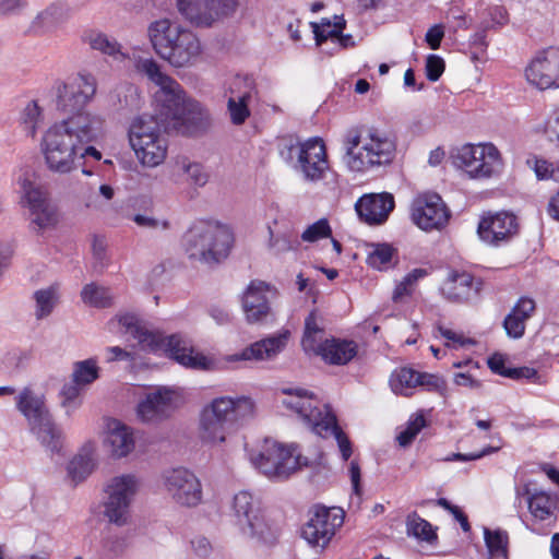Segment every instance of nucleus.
Masks as SVG:
<instances>
[{"label":"nucleus","mask_w":559,"mask_h":559,"mask_svg":"<svg viewBox=\"0 0 559 559\" xmlns=\"http://www.w3.org/2000/svg\"><path fill=\"white\" fill-rule=\"evenodd\" d=\"M104 130V119L95 114H79L53 123L43 138V152L51 171L69 174L78 166L82 143L96 142Z\"/></svg>","instance_id":"1"},{"label":"nucleus","mask_w":559,"mask_h":559,"mask_svg":"<svg viewBox=\"0 0 559 559\" xmlns=\"http://www.w3.org/2000/svg\"><path fill=\"white\" fill-rule=\"evenodd\" d=\"M119 323L143 348L153 353L163 350L183 367L207 371L212 370L215 365L212 359L194 352L191 342L179 333L164 336L162 333L148 331L138 323V319L133 314L119 317Z\"/></svg>","instance_id":"2"},{"label":"nucleus","mask_w":559,"mask_h":559,"mask_svg":"<svg viewBox=\"0 0 559 559\" xmlns=\"http://www.w3.org/2000/svg\"><path fill=\"white\" fill-rule=\"evenodd\" d=\"M178 107L185 109L182 115H177L182 118L180 126H170L171 118L163 115L162 105L158 104H156V115L143 114L135 118L129 129L130 144L143 143V140L162 135V132L194 135L210 127V114L199 102H190Z\"/></svg>","instance_id":"3"},{"label":"nucleus","mask_w":559,"mask_h":559,"mask_svg":"<svg viewBox=\"0 0 559 559\" xmlns=\"http://www.w3.org/2000/svg\"><path fill=\"white\" fill-rule=\"evenodd\" d=\"M344 143L345 162L352 171L362 173L389 165L396 154L395 138L374 127L349 130Z\"/></svg>","instance_id":"4"},{"label":"nucleus","mask_w":559,"mask_h":559,"mask_svg":"<svg viewBox=\"0 0 559 559\" xmlns=\"http://www.w3.org/2000/svg\"><path fill=\"white\" fill-rule=\"evenodd\" d=\"M147 36L156 55L175 68L191 66L201 53L197 35L169 19L152 22Z\"/></svg>","instance_id":"5"},{"label":"nucleus","mask_w":559,"mask_h":559,"mask_svg":"<svg viewBox=\"0 0 559 559\" xmlns=\"http://www.w3.org/2000/svg\"><path fill=\"white\" fill-rule=\"evenodd\" d=\"M251 399L221 396L205 405L200 413L199 436L205 443L216 444L237 430L245 418L253 413Z\"/></svg>","instance_id":"6"},{"label":"nucleus","mask_w":559,"mask_h":559,"mask_svg":"<svg viewBox=\"0 0 559 559\" xmlns=\"http://www.w3.org/2000/svg\"><path fill=\"white\" fill-rule=\"evenodd\" d=\"M234 234L224 224L213 221H195L182 237L188 258L207 265L224 261L233 247Z\"/></svg>","instance_id":"7"},{"label":"nucleus","mask_w":559,"mask_h":559,"mask_svg":"<svg viewBox=\"0 0 559 559\" xmlns=\"http://www.w3.org/2000/svg\"><path fill=\"white\" fill-rule=\"evenodd\" d=\"M17 411L25 417L29 430L51 452L61 449V430L53 421L44 394L25 386L15 397Z\"/></svg>","instance_id":"8"},{"label":"nucleus","mask_w":559,"mask_h":559,"mask_svg":"<svg viewBox=\"0 0 559 559\" xmlns=\"http://www.w3.org/2000/svg\"><path fill=\"white\" fill-rule=\"evenodd\" d=\"M136 67L140 72L159 87L154 94V99L156 104L162 105L163 115L171 118L170 126H180L182 118H179L177 115H182L185 109L178 106L195 100L187 97L181 85L165 74L160 70V66L153 58L140 59Z\"/></svg>","instance_id":"9"},{"label":"nucleus","mask_w":559,"mask_h":559,"mask_svg":"<svg viewBox=\"0 0 559 559\" xmlns=\"http://www.w3.org/2000/svg\"><path fill=\"white\" fill-rule=\"evenodd\" d=\"M236 524L243 534L257 538L264 544H273L277 537V530L265 520L260 501L249 491L235 495L233 501Z\"/></svg>","instance_id":"10"},{"label":"nucleus","mask_w":559,"mask_h":559,"mask_svg":"<svg viewBox=\"0 0 559 559\" xmlns=\"http://www.w3.org/2000/svg\"><path fill=\"white\" fill-rule=\"evenodd\" d=\"M455 167L464 169L471 178L484 179L498 175L503 162L498 148L491 144H465L452 155Z\"/></svg>","instance_id":"11"},{"label":"nucleus","mask_w":559,"mask_h":559,"mask_svg":"<svg viewBox=\"0 0 559 559\" xmlns=\"http://www.w3.org/2000/svg\"><path fill=\"white\" fill-rule=\"evenodd\" d=\"M56 108L70 116L90 114L83 109L93 100L97 80L91 73H76L56 84Z\"/></svg>","instance_id":"12"},{"label":"nucleus","mask_w":559,"mask_h":559,"mask_svg":"<svg viewBox=\"0 0 559 559\" xmlns=\"http://www.w3.org/2000/svg\"><path fill=\"white\" fill-rule=\"evenodd\" d=\"M139 483L133 475L114 477L105 491L104 516L117 526L127 525L130 519V508L138 491Z\"/></svg>","instance_id":"13"},{"label":"nucleus","mask_w":559,"mask_h":559,"mask_svg":"<svg viewBox=\"0 0 559 559\" xmlns=\"http://www.w3.org/2000/svg\"><path fill=\"white\" fill-rule=\"evenodd\" d=\"M344 523L341 508L316 506L309 511V519L301 528V537L312 547L325 548Z\"/></svg>","instance_id":"14"},{"label":"nucleus","mask_w":559,"mask_h":559,"mask_svg":"<svg viewBox=\"0 0 559 559\" xmlns=\"http://www.w3.org/2000/svg\"><path fill=\"white\" fill-rule=\"evenodd\" d=\"M296 447H284L277 442L265 441L264 450L254 459L255 466L266 476L278 479L288 478L302 464L295 456ZM307 465V462L304 463Z\"/></svg>","instance_id":"15"},{"label":"nucleus","mask_w":559,"mask_h":559,"mask_svg":"<svg viewBox=\"0 0 559 559\" xmlns=\"http://www.w3.org/2000/svg\"><path fill=\"white\" fill-rule=\"evenodd\" d=\"M450 217L451 212L438 193L425 192L412 201L411 219L425 231L441 230Z\"/></svg>","instance_id":"16"},{"label":"nucleus","mask_w":559,"mask_h":559,"mask_svg":"<svg viewBox=\"0 0 559 559\" xmlns=\"http://www.w3.org/2000/svg\"><path fill=\"white\" fill-rule=\"evenodd\" d=\"M237 0H177L180 14L198 27H209L221 17L231 14Z\"/></svg>","instance_id":"17"},{"label":"nucleus","mask_w":559,"mask_h":559,"mask_svg":"<svg viewBox=\"0 0 559 559\" xmlns=\"http://www.w3.org/2000/svg\"><path fill=\"white\" fill-rule=\"evenodd\" d=\"M163 484L168 496L183 507H195L202 500V486L199 478L185 467L166 471Z\"/></svg>","instance_id":"18"},{"label":"nucleus","mask_w":559,"mask_h":559,"mask_svg":"<svg viewBox=\"0 0 559 559\" xmlns=\"http://www.w3.org/2000/svg\"><path fill=\"white\" fill-rule=\"evenodd\" d=\"M330 165L326 147L321 138L314 136L302 142L294 170L307 182H318L325 178Z\"/></svg>","instance_id":"19"},{"label":"nucleus","mask_w":559,"mask_h":559,"mask_svg":"<svg viewBox=\"0 0 559 559\" xmlns=\"http://www.w3.org/2000/svg\"><path fill=\"white\" fill-rule=\"evenodd\" d=\"M518 217L508 211L488 213L481 216L477 235L479 239L492 247H500L511 241L519 234Z\"/></svg>","instance_id":"20"},{"label":"nucleus","mask_w":559,"mask_h":559,"mask_svg":"<svg viewBox=\"0 0 559 559\" xmlns=\"http://www.w3.org/2000/svg\"><path fill=\"white\" fill-rule=\"evenodd\" d=\"M22 198L31 211V228L40 235L56 226L58 219L55 209L48 203L44 192L26 177L20 178Z\"/></svg>","instance_id":"21"},{"label":"nucleus","mask_w":559,"mask_h":559,"mask_svg":"<svg viewBox=\"0 0 559 559\" xmlns=\"http://www.w3.org/2000/svg\"><path fill=\"white\" fill-rule=\"evenodd\" d=\"M525 76L539 90L559 88V48L539 50L526 67Z\"/></svg>","instance_id":"22"},{"label":"nucleus","mask_w":559,"mask_h":559,"mask_svg":"<svg viewBox=\"0 0 559 559\" xmlns=\"http://www.w3.org/2000/svg\"><path fill=\"white\" fill-rule=\"evenodd\" d=\"M281 394L284 395L281 400L282 405L296 413L312 431L316 423L323 421L325 411L330 409L328 406L321 409L313 393L301 388H283Z\"/></svg>","instance_id":"23"},{"label":"nucleus","mask_w":559,"mask_h":559,"mask_svg":"<svg viewBox=\"0 0 559 559\" xmlns=\"http://www.w3.org/2000/svg\"><path fill=\"white\" fill-rule=\"evenodd\" d=\"M270 284L253 280L242 294L241 306L246 320L250 324L266 323L273 318L267 293H270Z\"/></svg>","instance_id":"24"},{"label":"nucleus","mask_w":559,"mask_h":559,"mask_svg":"<svg viewBox=\"0 0 559 559\" xmlns=\"http://www.w3.org/2000/svg\"><path fill=\"white\" fill-rule=\"evenodd\" d=\"M230 96L227 100V111L235 126H241L250 116L249 102L255 93L253 78L237 75L229 87Z\"/></svg>","instance_id":"25"},{"label":"nucleus","mask_w":559,"mask_h":559,"mask_svg":"<svg viewBox=\"0 0 559 559\" xmlns=\"http://www.w3.org/2000/svg\"><path fill=\"white\" fill-rule=\"evenodd\" d=\"M483 282L467 272L451 271L441 286L442 296L455 304L468 302L478 297Z\"/></svg>","instance_id":"26"},{"label":"nucleus","mask_w":559,"mask_h":559,"mask_svg":"<svg viewBox=\"0 0 559 559\" xmlns=\"http://www.w3.org/2000/svg\"><path fill=\"white\" fill-rule=\"evenodd\" d=\"M394 198L390 193L365 194L358 199L355 210L359 218L368 225L383 224L394 209Z\"/></svg>","instance_id":"27"},{"label":"nucleus","mask_w":559,"mask_h":559,"mask_svg":"<svg viewBox=\"0 0 559 559\" xmlns=\"http://www.w3.org/2000/svg\"><path fill=\"white\" fill-rule=\"evenodd\" d=\"M312 352L330 365L342 366L357 355L358 346L352 340L331 337L320 342Z\"/></svg>","instance_id":"28"},{"label":"nucleus","mask_w":559,"mask_h":559,"mask_svg":"<svg viewBox=\"0 0 559 559\" xmlns=\"http://www.w3.org/2000/svg\"><path fill=\"white\" fill-rule=\"evenodd\" d=\"M174 394L167 389L148 393L138 405V417L142 421H153L164 417L171 408Z\"/></svg>","instance_id":"29"},{"label":"nucleus","mask_w":559,"mask_h":559,"mask_svg":"<svg viewBox=\"0 0 559 559\" xmlns=\"http://www.w3.org/2000/svg\"><path fill=\"white\" fill-rule=\"evenodd\" d=\"M285 344V336H271L251 344L239 354L231 355L229 357V361L262 360L265 358H272L284 348Z\"/></svg>","instance_id":"30"},{"label":"nucleus","mask_w":559,"mask_h":559,"mask_svg":"<svg viewBox=\"0 0 559 559\" xmlns=\"http://www.w3.org/2000/svg\"><path fill=\"white\" fill-rule=\"evenodd\" d=\"M108 105L111 110L121 115L139 109L140 94L138 87L131 83L119 84L109 93Z\"/></svg>","instance_id":"31"},{"label":"nucleus","mask_w":559,"mask_h":559,"mask_svg":"<svg viewBox=\"0 0 559 559\" xmlns=\"http://www.w3.org/2000/svg\"><path fill=\"white\" fill-rule=\"evenodd\" d=\"M313 432L324 438L333 435L341 451L342 459L344 461L349 460L353 454L352 442L338 426L336 416L331 412V409L325 411L323 421L316 423Z\"/></svg>","instance_id":"32"},{"label":"nucleus","mask_w":559,"mask_h":559,"mask_svg":"<svg viewBox=\"0 0 559 559\" xmlns=\"http://www.w3.org/2000/svg\"><path fill=\"white\" fill-rule=\"evenodd\" d=\"M106 441L110 445L111 455L118 459L127 456L134 449L132 431L118 420L109 424Z\"/></svg>","instance_id":"33"},{"label":"nucleus","mask_w":559,"mask_h":559,"mask_svg":"<svg viewBox=\"0 0 559 559\" xmlns=\"http://www.w3.org/2000/svg\"><path fill=\"white\" fill-rule=\"evenodd\" d=\"M131 146L141 163L148 167L163 163L167 154V142L163 135L143 140V143H133Z\"/></svg>","instance_id":"34"},{"label":"nucleus","mask_w":559,"mask_h":559,"mask_svg":"<svg viewBox=\"0 0 559 559\" xmlns=\"http://www.w3.org/2000/svg\"><path fill=\"white\" fill-rule=\"evenodd\" d=\"M171 176L176 182L186 180L198 187H203L209 180V175L204 171L203 166L199 163L190 162L187 157H178L176 159Z\"/></svg>","instance_id":"35"},{"label":"nucleus","mask_w":559,"mask_h":559,"mask_svg":"<svg viewBox=\"0 0 559 559\" xmlns=\"http://www.w3.org/2000/svg\"><path fill=\"white\" fill-rule=\"evenodd\" d=\"M419 376V371L408 367L395 370L390 379L392 391L404 396L412 395L413 390L418 386Z\"/></svg>","instance_id":"36"},{"label":"nucleus","mask_w":559,"mask_h":559,"mask_svg":"<svg viewBox=\"0 0 559 559\" xmlns=\"http://www.w3.org/2000/svg\"><path fill=\"white\" fill-rule=\"evenodd\" d=\"M94 461L91 451L83 449L68 464V474L78 484L84 480L94 469Z\"/></svg>","instance_id":"37"},{"label":"nucleus","mask_w":559,"mask_h":559,"mask_svg":"<svg viewBox=\"0 0 559 559\" xmlns=\"http://www.w3.org/2000/svg\"><path fill=\"white\" fill-rule=\"evenodd\" d=\"M484 539L491 557H508L509 535L506 531L485 527Z\"/></svg>","instance_id":"38"},{"label":"nucleus","mask_w":559,"mask_h":559,"mask_svg":"<svg viewBox=\"0 0 559 559\" xmlns=\"http://www.w3.org/2000/svg\"><path fill=\"white\" fill-rule=\"evenodd\" d=\"M99 378V368L94 358L76 361L73 366L72 381L83 389Z\"/></svg>","instance_id":"39"},{"label":"nucleus","mask_w":559,"mask_h":559,"mask_svg":"<svg viewBox=\"0 0 559 559\" xmlns=\"http://www.w3.org/2000/svg\"><path fill=\"white\" fill-rule=\"evenodd\" d=\"M33 297L36 302L35 317L37 320H41L50 316L57 305V288L49 286L38 289L34 293Z\"/></svg>","instance_id":"40"},{"label":"nucleus","mask_w":559,"mask_h":559,"mask_svg":"<svg viewBox=\"0 0 559 559\" xmlns=\"http://www.w3.org/2000/svg\"><path fill=\"white\" fill-rule=\"evenodd\" d=\"M407 534L427 543H432L438 538L432 525L420 518L417 512L408 514L406 520Z\"/></svg>","instance_id":"41"},{"label":"nucleus","mask_w":559,"mask_h":559,"mask_svg":"<svg viewBox=\"0 0 559 559\" xmlns=\"http://www.w3.org/2000/svg\"><path fill=\"white\" fill-rule=\"evenodd\" d=\"M81 298L84 304L95 308H107L111 305L109 289L95 283L86 284L83 287Z\"/></svg>","instance_id":"42"},{"label":"nucleus","mask_w":559,"mask_h":559,"mask_svg":"<svg viewBox=\"0 0 559 559\" xmlns=\"http://www.w3.org/2000/svg\"><path fill=\"white\" fill-rule=\"evenodd\" d=\"M84 40L91 46L92 49L98 50L108 56H116L120 53V44L109 38L106 34L96 31H90L84 35Z\"/></svg>","instance_id":"43"},{"label":"nucleus","mask_w":559,"mask_h":559,"mask_svg":"<svg viewBox=\"0 0 559 559\" xmlns=\"http://www.w3.org/2000/svg\"><path fill=\"white\" fill-rule=\"evenodd\" d=\"M371 247L372 250L367 257L368 265L377 270L388 269L394 253L396 252L395 248L386 242L372 243Z\"/></svg>","instance_id":"44"},{"label":"nucleus","mask_w":559,"mask_h":559,"mask_svg":"<svg viewBox=\"0 0 559 559\" xmlns=\"http://www.w3.org/2000/svg\"><path fill=\"white\" fill-rule=\"evenodd\" d=\"M83 388L74 381L66 383L61 391V406L66 408L67 415H71L82 405Z\"/></svg>","instance_id":"45"},{"label":"nucleus","mask_w":559,"mask_h":559,"mask_svg":"<svg viewBox=\"0 0 559 559\" xmlns=\"http://www.w3.org/2000/svg\"><path fill=\"white\" fill-rule=\"evenodd\" d=\"M41 120V109L36 100H29L23 108L20 117L21 126L23 127L26 135L35 136L36 129Z\"/></svg>","instance_id":"46"},{"label":"nucleus","mask_w":559,"mask_h":559,"mask_svg":"<svg viewBox=\"0 0 559 559\" xmlns=\"http://www.w3.org/2000/svg\"><path fill=\"white\" fill-rule=\"evenodd\" d=\"M302 142L297 138L285 136L282 138L277 143V151L280 157L289 165L292 168L296 165L299 150L302 148Z\"/></svg>","instance_id":"47"},{"label":"nucleus","mask_w":559,"mask_h":559,"mask_svg":"<svg viewBox=\"0 0 559 559\" xmlns=\"http://www.w3.org/2000/svg\"><path fill=\"white\" fill-rule=\"evenodd\" d=\"M551 499L545 492H536L528 497V509L536 519H548L551 515Z\"/></svg>","instance_id":"48"},{"label":"nucleus","mask_w":559,"mask_h":559,"mask_svg":"<svg viewBox=\"0 0 559 559\" xmlns=\"http://www.w3.org/2000/svg\"><path fill=\"white\" fill-rule=\"evenodd\" d=\"M323 332L322 328L319 326L317 321L316 311H311L305 319V331L302 336V346L305 350L312 352L320 343L317 340V335Z\"/></svg>","instance_id":"49"},{"label":"nucleus","mask_w":559,"mask_h":559,"mask_svg":"<svg viewBox=\"0 0 559 559\" xmlns=\"http://www.w3.org/2000/svg\"><path fill=\"white\" fill-rule=\"evenodd\" d=\"M332 236V229L326 218H321L309 225L301 234V240L307 242H316L322 238Z\"/></svg>","instance_id":"50"},{"label":"nucleus","mask_w":559,"mask_h":559,"mask_svg":"<svg viewBox=\"0 0 559 559\" xmlns=\"http://www.w3.org/2000/svg\"><path fill=\"white\" fill-rule=\"evenodd\" d=\"M269 231L271 235L270 247L275 251V253L280 254L292 250H298L300 242L297 237L293 238L288 235L274 237L271 228H269Z\"/></svg>","instance_id":"51"},{"label":"nucleus","mask_w":559,"mask_h":559,"mask_svg":"<svg viewBox=\"0 0 559 559\" xmlns=\"http://www.w3.org/2000/svg\"><path fill=\"white\" fill-rule=\"evenodd\" d=\"M55 12L56 9L53 7H49L39 12L32 21L29 32L36 35L43 34L48 26L52 25L55 21Z\"/></svg>","instance_id":"52"},{"label":"nucleus","mask_w":559,"mask_h":559,"mask_svg":"<svg viewBox=\"0 0 559 559\" xmlns=\"http://www.w3.org/2000/svg\"><path fill=\"white\" fill-rule=\"evenodd\" d=\"M323 26H326L329 28L328 34L324 35L322 33L316 32V45L321 46L323 43H325L329 38H332L334 36L341 35L343 29L346 26V22L343 16H335V22L332 25L331 22L326 19H323Z\"/></svg>","instance_id":"53"},{"label":"nucleus","mask_w":559,"mask_h":559,"mask_svg":"<svg viewBox=\"0 0 559 559\" xmlns=\"http://www.w3.org/2000/svg\"><path fill=\"white\" fill-rule=\"evenodd\" d=\"M502 326L510 338L519 340L521 338L526 329V324L522 322L521 319H518L515 314L511 311L506 316Z\"/></svg>","instance_id":"54"},{"label":"nucleus","mask_w":559,"mask_h":559,"mask_svg":"<svg viewBox=\"0 0 559 559\" xmlns=\"http://www.w3.org/2000/svg\"><path fill=\"white\" fill-rule=\"evenodd\" d=\"M418 386H423L429 392L442 394L447 390V382L438 374L420 372Z\"/></svg>","instance_id":"55"},{"label":"nucleus","mask_w":559,"mask_h":559,"mask_svg":"<svg viewBox=\"0 0 559 559\" xmlns=\"http://www.w3.org/2000/svg\"><path fill=\"white\" fill-rule=\"evenodd\" d=\"M535 309V301L532 298L524 296L516 301V304L511 309V312L526 324V321L533 316Z\"/></svg>","instance_id":"56"},{"label":"nucleus","mask_w":559,"mask_h":559,"mask_svg":"<svg viewBox=\"0 0 559 559\" xmlns=\"http://www.w3.org/2000/svg\"><path fill=\"white\" fill-rule=\"evenodd\" d=\"M445 68L444 60L437 55H429L426 59V76L429 81L436 82L440 79Z\"/></svg>","instance_id":"57"},{"label":"nucleus","mask_w":559,"mask_h":559,"mask_svg":"<svg viewBox=\"0 0 559 559\" xmlns=\"http://www.w3.org/2000/svg\"><path fill=\"white\" fill-rule=\"evenodd\" d=\"M493 25H490L489 22H483L479 25V29L473 34L469 38V45L472 49H478L481 53H485L488 47V43L486 40V34L489 29H492Z\"/></svg>","instance_id":"58"},{"label":"nucleus","mask_w":559,"mask_h":559,"mask_svg":"<svg viewBox=\"0 0 559 559\" xmlns=\"http://www.w3.org/2000/svg\"><path fill=\"white\" fill-rule=\"evenodd\" d=\"M526 164L533 168L538 179H548L552 176V164L548 163L546 159L533 156L527 158Z\"/></svg>","instance_id":"59"},{"label":"nucleus","mask_w":559,"mask_h":559,"mask_svg":"<svg viewBox=\"0 0 559 559\" xmlns=\"http://www.w3.org/2000/svg\"><path fill=\"white\" fill-rule=\"evenodd\" d=\"M27 4V0H0V17L17 15Z\"/></svg>","instance_id":"60"},{"label":"nucleus","mask_w":559,"mask_h":559,"mask_svg":"<svg viewBox=\"0 0 559 559\" xmlns=\"http://www.w3.org/2000/svg\"><path fill=\"white\" fill-rule=\"evenodd\" d=\"M498 450H499V448H497V447L488 445V447L484 448L481 451L471 453V454L453 453L452 455L448 456L445 459V461H464V462L475 461V460H479L486 455L492 454V453L497 452Z\"/></svg>","instance_id":"61"},{"label":"nucleus","mask_w":559,"mask_h":559,"mask_svg":"<svg viewBox=\"0 0 559 559\" xmlns=\"http://www.w3.org/2000/svg\"><path fill=\"white\" fill-rule=\"evenodd\" d=\"M444 37L443 26L436 24L431 26L425 36V40L430 49L436 50L440 47L441 40Z\"/></svg>","instance_id":"62"},{"label":"nucleus","mask_w":559,"mask_h":559,"mask_svg":"<svg viewBox=\"0 0 559 559\" xmlns=\"http://www.w3.org/2000/svg\"><path fill=\"white\" fill-rule=\"evenodd\" d=\"M487 364H488L489 369L493 373L507 378L509 368L506 367V359H504L503 355L498 354V353L493 354L492 356H490L488 358Z\"/></svg>","instance_id":"63"},{"label":"nucleus","mask_w":559,"mask_h":559,"mask_svg":"<svg viewBox=\"0 0 559 559\" xmlns=\"http://www.w3.org/2000/svg\"><path fill=\"white\" fill-rule=\"evenodd\" d=\"M133 221L139 226L147 227V228H158L160 226L163 229H168L169 226H170L168 221L159 222V221H157V219H155L153 217H148V216H145V215H142V214H136L133 217Z\"/></svg>","instance_id":"64"}]
</instances>
